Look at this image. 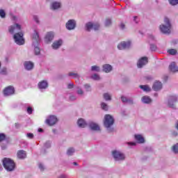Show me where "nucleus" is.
Instances as JSON below:
<instances>
[{"mask_svg":"<svg viewBox=\"0 0 178 178\" xmlns=\"http://www.w3.org/2000/svg\"><path fill=\"white\" fill-rule=\"evenodd\" d=\"M3 165L6 170L8 172H12V170H15V168L16 165L15 164V161L9 158H4L3 159Z\"/></svg>","mask_w":178,"mask_h":178,"instance_id":"obj_1","label":"nucleus"},{"mask_svg":"<svg viewBox=\"0 0 178 178\" xmlns=\"http://www.w3.org/2000/svg\"><path fill=\"white\" fill-rule=\"evenodd\" d=\"M164 22L166 25H160V31L163 34H170V28L172 27V25L170 24V21L169 20V18L165 17Z\"/></svg>","mask_w":178,"mask_h":178,"instance_id":"obj_2","label":"nucleus"},{"mask_svg":"<svg viewBox=\"0 0 178 178\" xmlns=\"http://www.w3.org/2000/svg\"><path fill=\"white\" fill-rule=\"evenodd\" d=\"M115 123V120H113V117L111 115L107 114L104 116V126L107 129H109L111 126H112Z\"/></svg>","mask_w":178,"mask_h":178,"instance_id":"obj_3","label":"nucleus"},{"mask_svg":"<svg viewBox=\"0 0 178 178\" xmlns=\"http://www.w3.org/2000/svg\"><path fill=\"white\" fill-rule=\"evenodd\" d=\"M23 33H17L14 35V40L17 45H23L24 44V38H23Z\"/></svg>","mask_w":178,"mask_h":178,"instance_id":"obj_4","label":"nucleus"},{"mask_svg":"<svg viewBox=\"0 0 178 178\" xmlns=\"http://www.w3.org/2000/svg\"><path fill=\"white\" fill-rule=\"evenodd\" d=\"M113 156L115 161H123L124 160V154L119 151L114 150L112 152Z\"/></svg>","mask_w":178,"mask_h":178,"instance_id":"obj_5","label":"nucleus"},{"mask_svg":"<svg viewBox=\"0 0 178 178\" xmlns=\"http://www.w3.org/2000/svg\"><path fill=\"white\" fill-rule=\"evenodd\" d=\"M86 27L87 31H91L92 29H94V31H97V30H99V24H93L91 22H88L86 24Z\"/></svg>","mask_w":178,"mask_h":178,"instance_id":"obj_6","label":"nucleus"},{"mask_svg":"<svg viewBox=\"0 0 178 178\" xmlns=\"http://www.w3.org/2000/svg\"><path fill=\"white\" fill-rule=\"evenodd\" d=\"M148 63V58L147 57H142L140 58L137 63V66L139 69H141V67L145 66Z\"/></svg>","mask_w":178,"mask_h":178,"instance_id":"obj_7","label":"nucleus"},{"mask_svg":"<svg viewBox=\"0 0 178 178\" xmlns=\"http://www.w3.org/2000/svg\"><path fill=\"white\" fill-rule=\"evenodd\" d=\"M58 122V118L55 115H51L48 119L46 120V123L48 126H54Z\"/></svg>","mask_w":178,"mask_h":178,"instance_id":"obj_8","label":"nucleus"},{"mask_svg":"<svg viewBox=\"0 0 178 178\" xmlns=\"http://www.w3.org/2000/svg\"><path fill=\"white\" fill-rule=\"evenodd\" d=\"M4 95H13L15 94V88L12 86H9L3 90Z\"/></svg>","mask_w":178,"mask_h":178,"instance_id":"obj_9","label":"nucleus"},{"mask_svg":"<svg viewBox=\"0 0 178 178\" xmlns=\"http://www.w3.org/2000/svg\"><path fill=\"white\" fill-rule=\"evenodd\" d=\"M20 30H22V26L19 25V24H15L9 28L8 31L11 34H13V33H16V31H20Z\"/></svg>","mask_w":178,"mask_h":178,"instance_id":"obj_10","label":"nucleus"},{"mask_svg":"<svg viewBox=\"0 0 178 178\" xmlns=\"http://www.w3.org/2000/svg\"><path fill=\"white\" fill-rule=\"evenodd\" d=\"M75 28H76V21H74V19H70L66 23V29H67V30H74Z\"/></svg>","mask_w":178,"mask_h":178,"instance_id":"obj_11","label":"nucleus"},{"mask_svg":"<svg viewBox=\"0 0 178 178\" xmlns=\"http://www.w3.org/2000/svg\"><path fill=\"white\" fill-rule=\"evenodd\" d=\"M130 47V42H122L118 45V49H126V48Z\"/></svg>","mask_w":178,"mask_h":178,"instance_id":"obj_12","label":"nucleus"},{"mask_svg":"<svg viewBox=\"0 0 178 178\" xmlns=\"http://www.w3.org/2000/svg\"><path fill=\"white\" fill-rule=\"evenodd\" d=\"M89 127L91 129V130H93L95 131H99L101 130L99 128V125L95 124V122H90L89 124Z\"/></svg>","mask_w":178,"mask_h":178,"instance_id":"obj_13","label":"nucleus"},{"mask_svg":"<svg viewBox=\"0 0 178 178\" xmlns=\"http://www.w3.org/2000/svg\"><path fill=\"white\" fill-rule=\"evenodd\" d=\"M153 90H154V91H159V90L162 89V83L159 82V81H156L152 87Z\"/></svg>","mask_w":178,"mask_h":178,"instance_id":"obj_14","label":"nucleus"},{"mask_svg":"<svg viewBox=\"0 0 178 178\" xmlns=\"http://www.w3.org/2000/svg\"><path fill=\"white\" fill-rule=\"evenodd\" d=\"M54 40V33L48 32L45 37V42H51Z\"/></svg>","mask_w":178,"mask_h":178,"instance_id":"obj_15","label":"nucleus"},{"mask_svg":"<svg viewBox=\"0 0 178 178\" xmlns=\"http://www.w3.org/2000/svg\"><path fill=\"white\" fill-rule=\"evenodd\" d=\"M24 66L26 70H31L34 67V63L31 61H26L24 63Z\"/></svg>","mask_w":178,"mask_h":178,"instance_id":"obj_16","label":"nucleus"},{"mask_svg":"<svg viewBox=\"0 0 178 178\" xmlns=\"http://www.w3.org/2000/svg\"><path fill=\"white\" fill-rule=\"evenodd\" d=\"M169 70L173 73H175V72H178V67H177L175 62H172L170 63V65H169Z\"/></svg>","mask_w":178,"mask_h":178,"instance_id":"obj_17","label":"nucleus"},{"mask_svg":"<svg viewBox=\"0 0 178 178\" xmlns=\"http://www.w3.org/2000/svg\"><path fill=\"white\" fill-rule=\"evenodd\" d=\"M38 86L40 90H44L48 87V82L47 81H42L38 83Z\"/></svg>","mask_w":178,"mask_h":178,"instance_id":"obj_18","label":"nucleus"},{"mask_svg":"<svg viewBox=\"0 0 178 178\" xmlns=\"http://www.w3.org/2000/svg\"><path fill=\"white\" fill-rule=\"evenodd\" d=\"M177 102V97L176 96H172L171 97V101H169L168 102V106L170 108H172L173 109H175V104H172L173 102Z\"/></svg>","mask_w":178,"mask_h":178,"instance_id":"obj_19","label":"nucleus"},{"mask_svg":"<svg viewBox=\"0 0 178 178\" xmlns=\"http://www.w3.org/2000/svg\"><path fill=\"white\" fill-rule=\"evenodd\" d=\"M78 126L79 127H81V129H84V127H87V122L83 120V118H81L78 120Z\"/></svg>","mask_w":178,"mask_h":178,"instance_id":"obj_20","label":"nucleus"},{"mask_svg":"<svg viewBox=\"0 0 178 178\" xmlns=\"http://www.w3.org/2000/svg\"><path fill=\"white\" fill-rule=\"evenodd\" d=\"M62 40H57L52 44L53 49H58L62 45Z\"/></svg>","mask_w":178,"mask_h":178,"instance_id":"obj_21","label":"nucleus"},{"mask_svg":"<svg viewBox=\"0 0 178 178\" xmlns=\"http://www.w3.org/2000/svg\"><path fill=\"white\" fill-rule=\"evenodd\" d=\"M103 70L105 72V73H109V72H111L112 70V65L108 64L104 65Z\"/></svg>","mask_w":178,"mask_h":178,"instance_id":"obj_22","label":"nucleus"},{"mask_svg":"<svg viewBox=\"0 0 178 178\" xmlns=\"http://www.w3.org/2000/svg\"><path fill=\"white\" fill-rule=\"evenodd\" d=\"M26 152L24 150H19L17 152V157L19 159H24V158H26Z\"/></svg>","mask_w":178,"mask_h":178,"instance_id":"obj_23","label":"nucleus"},{"mask_svg":"<svg viewBox=\"0 0 178 178\" xmlns=\"http://www.w3.org/2000/svg\"><path fill=\"white\" fill-rule=\"evenodd\" d=\"M135 140H136L139 144H143L145 141L141 135H135Z\"/></svg>","mask_w":178,"mask_h":178,"instance_id":"obj_24","label":"nucleus"},{"mask_svg":"<svg viewBox=\"0 0 178 178\" xmlns=\"http://www.w3.org/2000/svg\"><path fill=\"white\" fill-rule=\"evenodd\" d=\"M60 8V3L54 1L51 3V9L53 10H56V9H59Z\"/></svg>","mask_w":178,"mask_h":178,"instance_id":"obj_25","label":"nucleus"},{"mask_svg":"<svg viewBox=\"0 0 178 178\" xmlns=\"http://www.w3.org/2000/svg\"><path fill=\"white\" fill-rule=\"evenodd\" d=\"M152 102V100L148 96H143L142 97V102H143V104H151Z\"/></svg>","mask_w":178,"mask_h":178,"instance_id":"obj_26","label":"nucleus"},{"mask_svg":"<svg viewBox=\"0 0 178 178\" xmlns=\"http://www.w3.org/2000/svg\"><path fill=\"white\" fill-rule=\"evenodd\" d=\"M140 88H141V90H143V91H145L146 92H149V91H151V88L147 85H140Z\"/></svg>","mask_w":178,"mask_h":178,"instance_id":"obj_27","label":"nucleus"},{"mask_svg":"<svg viewBox=\"0 0 178 178\" xmlns=\"http://www.w3.org/2000/svg\"><path fill=\"white\" fill-rule=\"evenodd\" d=\"M103 97H104L105 101H111L112 99V97H111V95H109V93H104L103 95Z\"/></svg>","mask_w":178,"mask_h":178,"instance_id":"obj_28","label":"nucleus"},{"mask_svg":"<svg viewBox=\"0 0 178 178\" xmlns=\"http://www.w3.org/2000/svg\"><path fill=\"white\" fill-rule=\"evenodd\" d=\"M68 76H72L74 77V79H80V76L78 75L77 73L70 72L68 74Z\"/></svg>","mask_w":178,"mask_h":178,"instance_id":"obj_29","label":"nucleus"},{"mask_svg":"<svg viewBox=\"0 0 178 178\" xmlns=\"http://www.w3.org/2000/svg\"><path fill=\"white\" fill-rule=\"evenodd\" d=\"M6 140V135L3 133H0V143Z\"/></svg>","mask_w":178,"mask_h":178,"instance_id":"obj_30","label":"nucleus"},{"mask_svg":"<svg viewBox=\"0 0 178 178\" xmlns=\"http://www.w3.org/2000/svg\"><path fill=\"white\" fill-rule=\"evenodd\" d=\"M168 52L170 55H176V54H177V50L175 49H171L168 50Z\"/></svg>","mask_w":178,"mask_h":178,"instance_id":"obj_31","label":"nucleus"},{"mask_svg":"<svg viewBox=\"0 0 178 178\" xmlns=\"http://www.w3.org/2000/svg\"><path fill=\"white\" fill-rule=\"evenodd\" d=\"M121 99L122 102H129V104H133V100L127 99V98L124 97V96L121 97Z\"/></svg>","mask_w":178,"mask_h":178,"instance_id":"obj_32","label":"nucleus"},{"mask_svg":"<svg viewBox=\"0 0 178 178\" xmlns=\"http://www.w3.org/2000/svg\"><path fill=\"white\" fill-rule=\"evenodd\" d=\"M33 38L36 41H38L40 40V35H38V33L37 31H35Z\"/></svg>","mask_w":178,"mask_h":178,"instance_id":"obj_33","label":"nucleus"},{"mask_svg":"<svg viewBox=\"0 0 178 178\" xmlns=\"http://www.w3.org/2000/svg\"><path fill=\"white\" fill-rule=\"evenodd\" d=\"M172 151L175 154H178V143L172 146Z\"/></svg>","mask_w":178,"mask_h":178,"instance_id":"obj_34","label":"nucleus"},{"mask_svg":"<svg viewBox=\"0 0 178 178\" xmlns=\"http://www.w3.org/2000/svg\"><path fill=\"white\" fill-rule=\"evenodd\" d=\"M73 153H74V149L72 147H70L67 151V155H73Z\"/></svg>","mask_w":178,"mask_h":178,"instance_id":"obj_35","label":"nucleus"},{"mask_svg":"<svg viewBox=\"0 0 178 178\" xmlns=\"http://www.w3.org/2000/svg\"><path fill=\"white\" fill-rule=\"evenodd\" d=\"M91 70H92V72H99V67L96 66V65H93V66H92V67H91Z\"/></svg>","mask_w":178,"mask_h":178,"instance_id":"obj_36","label":"nucleus"},{"mask_svg":"<svg viewBox=\"0 0 178 178\" xmlns=\"http://www.w3.org/2000/svg\"><path fill=\"white\" fill-rule=\"evenodd\" d=\"M6 16V13L3 10H0V17H2L3 19L5 18Z\"/></svg>","mask_w":178,"mask_h":178,"instance_id":"obj_37","label":"nucleus"},{"mask_svg":"<svg viewBox=\"0 0 178 178\" xmlns=\"http://www.w3.org/2000/svg\"><path fill=\"white\" fill-rule=\"evenodd\" d=\"M170 5L175 6L178 4V0H169Z\"/></svg>","mask_w":178,"mask_h":178,"instance_id":"obj_38","label":"nucleus"},{"mask_svg":"<svg viewBox=\"0 0 178 178\" xmlns=\"http://www.w3.org/2000/svg\"><path fill=\"white\" fill-rule=\"evenodd\" d=\"M102 108L104 111H108V105L106 103H102Z\"/></svg>","mask_w":178,"mask_h":178,"instance_id":"obj_39","label":"nucleus"},{"mask_svg":"<svg viewBox=\"0 0 178 178\" xmlns=\"http://www.w3.org/2000/svg\"><path fill=\"white\" fill-rule=\"evenodd\" d=\"M111 24H112V21H111L110 19H107L106 20L105 26H111Z\"/></svg>","mask_w":178,"mask_h":178,"instance_id":"obj_40","label":"nucleus"},{"mask_svg":"<svg viewBox=\"0 0 178 178\" xmlns=\"http://www.w3.org/2000/svg\"><path fill=\"white\" fill-rule=\"evenodd\" d=\"M34 51H35V54L40 55V50L38 48V47H35L34 49Z\"/></svg>","mask_w":178,"mask_h":178,"instance_id":"obj_41","label":"nucleus"},{"mask_svg":"<svg viewBox=\"0 0 178 178\" xmlns=\"http://www.w3.org/2000/svg\"><path fill=\"white\" fill-rule=\"evenodd\" d=\"M92 79H93V80H99V75L95 74L92 76Z\"/></svg>","mask_w":178,"mask_h":178,"instance_id":"obj_42","label":"nucleus"},{"mask_svg":"<svg viewBox=\"0 0 178 178\" xmlns=\"http://www.w3.org/2000/svg\"><path fill=\"white\" fill-rule=\"evenodd\" d=\"M26 137H28V138H30L31 140L34 138V134H31V133H29L26 134Z\"/></svg>","mask_w":178,"mask_h":178,"instance_id":"obj_43","label":"nucleus"},{"mask_svg":"<svg viewBox=\"0 0 178 178\" xmlns=\"http://www.w3.org/2000/svg\"><path fill=\"white\" fill-rule=\"evenodd\" d=\"M27 113H29V115H31V113H33V108L28 107L27 108Z\"/></svg>","mask_w":178,"mask_h":178,"instance_id":"obj_44","label":"nucleus"},{"mask_svg":"<svg viewBox=\"0 0 178 178\" xmlns=\"http://www.w3.org/2000/svg\"><path fill=\"white\" fill-rule=\"evenodd\" d=\"M150 49L152 51H156V46L154 45V44H151L150 45Z\"/></svg>","mask_w":178,"mask_h":178,"instance_id":"obj_45","label":"nucleus"},{"mask_svg":"<svg viewBox=\"0 0 178 178\" xmlns=\"http://www.w3.org/2000/svg\"><path fill=\"white\" fill-rule=\"evenodd\" d=\"M0 74H6V68H3V69L0 71Z\"/></svg>","mask_w":178,"mask_h":178,"instance_id":"obj_46","label":"nucleus"},{"mask_svg":"<svg viewBox=\"0 0 178 178\" xmlns=\"http://www.w3.org/2000/svg\"><path fill=\"white\" fill-rule=\"evenodd\" d=\"M84 87L87 91H90V88H91V86H90L88 84H85Z\"/></svg>","mask_w":178,"mask_h":178,"instance_id":"obj_47","label":"nucleus"},{"mask_svg":"<svg viewBox=\"0 0 178 178\" xmlns=\"http://www.w3.org/2000/svg\"><path fill=\"white\" fill-rule=\"evenodd\" d=\"M74 86V85L73 83H70L67 86V88L72 89V88H73Z\"/></svg>","mask_w":178,"mask_h":178,"instance_id":"obj_48","label":"nucleus"},{"mask_svg":"<svg viewBox=\"0 0 178 178\" xmlns=\"http://www.w3.org/2000/svg\"><path fill=\"white\" fill-rule=\"evenodd\" d=\"M77 94H79V95H83V92L82 91L81 89H79V90H78V91H77Z\"/></svg>","mask_w":178,"mask_h":178,"instance_id":"obj_49","label":"nucleus"},{"mask_svg":"<svg viewBox=\"0 0 178 178\" xmlns=\"http://www.w3.org/2000/svg\"><path fill=\"white\" fill-rule=\"evenodd\" d=\"M33 19L36 23H40V21L38 20V17L37 16H34Z\"/></svg>","mask_w":178,"mask_h":178,"instance_id":"obj_50","label":"nucleus"},{"mask_svg":"<svg viewBox=\"0 0 178 178\" xmlns=\"http://www.w3.org/2000/svg\"><path fill=\"white\" fill-rule=\"evenodd\" d=\"M15 126L16 129H19V127H20V124L19 123H17V122H16L15 124Z\"/></svg>","mask_w":178,"mask_h":178,"instance_id":"obj_51","label":"nucleus"},{"mask_svg":"<svg viewBox=\"0 0 178 178\" xmlns=\"http://www.w3.org/2000/svg\"><path fill=\"white\" fill-rule=\"evenodd\" d=\"M39 168L41 170H44V165H42V164H40Z\"/></svg>","mask_w":178,"mask_h":178,"instance_id":"obj_52","label":"nucleus"},{"mask_svg":"<svg viewBox=\"0 0 178 178\" xmlns=\"http://www.w3.org/2000/svg\"><path fill=\"white\" fill-rule=\"evenodd\" d=\"M70 99L71 101H74V99H76V97H74V96H70Z\"/></svg>","mask_w":178,"mask_h":178,"instance_id":"obj_53","label":"nucleus"},{"mask_svg":"<svg viewBox=\"0 0 178 178\" xmlns=\"http://www.w3.org/2000/svg\"><path fill=\"white\" fill-rule=\"evenodd\" d=\"M124 27H125L124 24L121 23V24H120V28L123 30V29H124Z\"/></svg>","mask_w":178,"mask_h":178,"instance_id":"obj_54","label":"nucleus"},{"mask_svg":"<svg viewBox=\"0 0 178 178\" xmlns=\"http://www.w3.org/2000/svg\"><path fill=\"white\" fill-rule=\"evenodd\" d=\"M58 178H67V177H66V175H60Z\"/></svg>","mask_w":178,"mask_h":178,"instance_id":"obj_55","label":"nucleus"},{"mask_svg":"<svg viewBox=\"0 0 178 178\" xmlns=\"http://www.w3.org/2000/svg\"><path fill=\"white\" fill-rule=\"evenodd\" d=\"M129 145H136L135 143H128Z\"/></svg>","mask_w":178,"mask_h":178,"instance_id":"obj_56","label":"nucleus"},{"mask_svg":"<svg viewBox=\"0 0 178 178\" xmlns=\"http://www.w3.org/2000/svg\"><path fill=\"white\" fill-rule=\"evenodd\" d=\"M38 131H39L40 133H41V131H42V129H38Z\"/></svg>","mask_w":178,"mask_h":178,"instance_id":"obj_57","label":"nucleus"},{"mask_svg":"<svg viewBox=\"0 0 178 178\" xmlns=\"http://www.w3.org/2000/svg\"><path fill=\"white\" fill-rule=\"evenodd\" d=\"M73 165H74L75 166H77V163L74 162V163H73Z\"/></svg>","mask_w":178,"mask_h":178,"instance_id":"obj_58","label":"nucleus"},{"mask_svg":"<svg viewBox=\"0 0 178 178\" xmlns=\"http://www.w3.org/2000/svg\"><path fill=\"white\" fill-rule=\"evenodd\" d=\"M136 19H137V17L136 16L134 17V20L136 21Z\"/></svg>","mask_w":178,"mask_h":178,"instance_id":"obj_59","label":"nucleus"},{"mask_svg":"<svg viewBox=\"0 0 178 178\" xmlns=\"http://www.w3.org/2000/svg\"><path fill=\"white\" fill-rule=\"evenodd\" d=\"M176 127H177V130H178V121H177V123Z\"/></svg>","mask_w":178,"mask_h":178,"instance_id":"obj_60","label":"nucleus"},{"mask_svg":"<svg viewBox=\"0 0 178 178\" xmlns=\"http://www.w3.org/2000/svg\"><path fill=\"white\" fill-rule=\"evenodd\" d=\"M53 131L55 132V129H53Z\"/></svg>","mask_w":178,"mask_h":178,"instance_id":"obj_61","label":"nucleus"},{"mask_svg":"<svg viewBox=\"0 0 178 178\" xmlns=\"http://www.w3.org/2000/svg\"><path fill=\"white\" fill-rule=\"evenodd\" d=\"M0 67H1V63H0Z\"/></svg>","mask_w":178,"mask_h":178,"instance_id":"obj_62","label":"nucleus"}]
</instances>
